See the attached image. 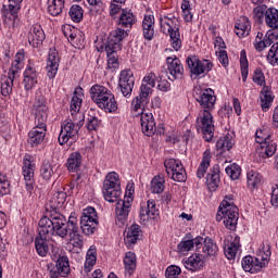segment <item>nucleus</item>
I'll return each mask as SVG.
<instances>
[{
  "mask_svg": "<svg viewBox=\"0 0 278 278\" xmlns=\"http://www.w3.org/2000/svg\"><path fill=\"white\" fill-rule=\"evenodd\" d=\"M64 215L52 213L49 217L43 216L39 220V236L35 239V249L41 257H47L49 253V242L53 236L66 238V228L64 227Z\"/></svg>",
  "mask_w": 278,
  "mask_h": 278,
  "instance_id": "nucleus-1",
  "label": "nucleus"
},
{
  "mask_svg": "<svg viewBox=\"0 0 278 278\" xmlns=\"http://www.w3.org/2000/svg\"><path fill=\"white\" fill-rule=\"evenodd\" d=\"M197 101L202 108H204L203 111H200L197 118L198 131L203 134V138L206 142H212V138H214V116H212L210 110H214V105L216 103L214 90H200V96L197 98Z\"/></svg>",
  "mask_w": 278,
  "mask_h": 278,
  "instance_id": "nucleus-2",
  "label": "nucleus"
},
{
  "mask_svg": "<svg viewBox=\"0 0 278 278\" xmlns=\"http://www.w3.org/2000/svg\"><path fill=\"white\" fill-rule=\"evenodd\" d=\"M49 108L42 93H37L33 105V114L35 115V127L28 132L27 142L30 147H38L45 142L47 136V118Z\"/></svg>",
  "mask_w": 278,
  "mask_h": 278,
  "instance_id": "nucleus-3",
  "label": "nucleus"
},
{
  "mask_svg": "<svg viewBox=\"0 0 278 278\" xmlns=\"http://www.w3.org/2000/svg\"><path fill=\"white\" fill-rule=\"evenodd\" d=\"M153 93V89L147 85H141L139 96L131 101V108L137 113V116H141V130L144 136H153L155 134V118L153 114L144 113V108L149 105V97Z\"/></svg>",
  "mask_w": 278,
  "mask_h": 278,
  "instance_id": "nucleus-4",
  "label": "nucleus"
},
{
  "mask_svg": "<svg viewBox=\"0 0 278 278\" xmlns=\"http://www.w3.org/2000/svg\"><path fill=\"white\" fill-rule=\"evenodd\" d=\"M89 92L93 103H97L101 110H105V112H116V110H118V104L116 103L114 93H112V91L106 87L93 85Z\"/></svg>",
  "mask_w": 278,
  "mask_h": 278,
  "instance_id": "nucleus-5",
  "label": "nucleus"
},
{
  "mask_svg": "<svg viewBox=\"0 0 278 278\" xmlns=\"http://www.w3.org/2000/svg\"><path fill=\"white\" fill-rule=\"evenodd\" d=\"M84 113H76L75 116L65 122L61 127V132L59 135V143L61 146L66 144L68 140H72L71 142H75V140H77L79 129L84 127Z\"/></svg>",
  "mask_w": 278,
  "mask_h": 278,
  "instance_id": "nucleus-6",
  "label": "nucleus"
},
{
  "mask_svg": "<svg viewBox=\"0 0 278 278\" xmlns=\"http://www.w3.org/2000/svg\"><path fill=\"white\" fill-rule=\"evenodd\" d=\"M239 216L240 213H238V207L233 205V202L224 200L219 205V210L216 214V220L217 223H220V220H223L226 229H229L230 231H236L238 227Z\"/></svg>",
  "mask_w": 278,
  "mask_h": 278,
  "instance_id": "nucleus-7",
  "label": "nucleus"
},
{
  "mask_svg": "<svg viewBox=\"0 0 278 278\" xmlns=\"http://www.w3.org/2000/svg\"><path fill=\"white\" fill-rule=\"evenodd\" d=\"M102 194L109 203H116V201L118 202L122 191L121 179L118 178V174H116V172H110L105 176L102 187Z\"/></svg>",
  "mask_w": 278,
  "mask_h": 278,
  "instance_id": "nucleus-8",
  "label": "nucleus"
},
{
  "mask_svg": "<svg viewBox=\"0 0 278 278\" xmlns=\"http://www.w3.org/2000/svg\"><path fill=\"white\" fill-rule=\"evenodd\" d=\"M255 140L260 144L256 149V155L266 160L273 157L277 153V143L270 141V135L266 129H260L255 132Z\"/></svg>",
  "mask_w": 278,
  "mask_h": 278,
  "instance_id": "nucleus-9",
  "label": "nucleus"
},
{
  "mask_svg": "<svg viewBox=\"0 0 278 278\" xmlns=\"http://www.w3.org/2000/svg\"><path fill=\"white\" fill-rule=\"evenodd\" d=\"M64 227L66 229V236H70V244L74 247V249H81L84 247V239L79 235V226H77V216L75 213H72L68 217V220H66V217L64 216Z\"/></svg>",
  "mask_w": 278,
  "mask_h": 278,
  "instance_id": "nucleus-10",
  "label": "nucleus"
},
{
  "mask_svg": "<svg viewBox=\"0 0 278 278\" xmlns=\"http://www.w3.org/2000/svg\"><path fill=\"white\" fill-rule=\"evenodd\" d=\"M264 255L262 262L260 258H253L252 256H245L242 260V268L245 273H260L264 266L268 264V257H270V245H263Z\"/></svg>",
  "mask_w": 278,
  "mask_h": 278,
  "instance_id": "nucleus-11",
  "label": "nucleus"
},
{
  "mask_svg": "<svg viewBox=\"0 0 278 278\" xmlns=\"http://www.w3.org/2000/svg\"><path fill=\"white\" fill-rule=\"evenodd\" d=\"M165 170L174 181H186V169L181 164V161L175 159H167L164 161Z\"/></svg>",
  "mask_w": 278,
  "mask_h": 278,
  "instance_id": "nucleus-12",
  "label": "nucleus"
},
{
  "mask_svg": "<svg viewBox=\"0 0 278 278\" xmlns=\"http://www.w3.org/2000/svg\"><path fill=\"white\" fill-rule=\"evenodd\" d=\"M53 260L55 266L49 267L50 278L67 277L71 273V265L68 264V257L65 255H54Z\"/></svg>",
  "mask_w": 278,
  "mask_h": 278,
  "instance_id": "nucleus-13",
  "label": "nucleus"
},
{
  "mask_svg": "<svg viewBox=\"0 0 278 278\" xmlns=\"http://www.w3.org/2000/svg\"><path fill=\"white\" fill-rule=\"evenodd\" d=\"M187 64L190 68V72L199 77V75H203V73H210L212 71L213 64L210 60H198L197 56L191 55L187 58Z\"/></svg>",
  "mask_w": 278,
  "mask_h": 278,
  "instance_id": "nucleus-14",
  "label": "nucleus"
},
{
  "mask_svg": "<svg viewBox=\"0 0 278 278\" xmlns=\"http://www.w3.org/2000/svg\"><path fill=\"white\" fill-rule=\"evenodd\" d=\"M134 84H136L134 72H131V70L122 71L119 74L118 86L123 97H131Z\"/></svg>",
  "mask_w": 278,
  "mask_h": 278,
  "instance_id": "nucleus-15",
  "label": "nucleus"
},
{
  "mask_svg": "<svg viewBox=\"0 0 278 278\" xmlns=\"http://www.w3.org/2000/svg\"><path fill=\"white\" fill-rule=\"evenodd\" d=\"M166 21L169 24L172 29L170 33V42L172 47L175 51H179L181 49V35L179 34V20L175 16H166Z\"/></svg>",
  "mask_w": 278,
  "mask_h": 278,
  "instance_id": "nucleus-16",
  "label": "nucleus"
},
{
  "mask_svg": "<svg viewBox=\"0 0 278 278\" xmlns=\"http://www.w3.org/2000/svg\"><path fill=\"white\" fill-rule=\"evenodd\" d=\"M155 216H160V210L155 205V200H148L146 206H141L139 218L142 225H146L151 220V218H155Z\"/></svg>",
  "mask_w": 278,
  "mask_h": 278,
  "instance_id": "nucleus-17",
  "label": "nucleus"
},
{
  "mask_svg": "<svg viewBox=\"0 0 278 278\" xmlns=\"http://www.w3.org/2000/svg\"><path fill=\"white\" fill-rule=\"evenodd\" d=\"M127 36H129L127 30H125L123 28H116L110 33L105 47L109 49H119L121 50V47H122L121 42H123V40H125V38H127Z\"/></svg>",
  "mask_w": 278,
  "mask_h": 278,
  "instance_id": "nucleus-18",
  "label": "nucleus"
},
{
  "mask_svg": "<svg viewBox=\"0 0 278 278\" xmlns=\"http://www.w3.org/2000/svg\"><path fill=\"white\" fill-rule=\"evenodd\" d=\"M58 68H60V54L58 50L50 49L46 66L47 75L50 79H53L58 75Z\"/></svg>",
  "mask_w": 278,
  "mask_h": 278,
  "instance_id": "nucleus-19",
  "label": "nucleus"
},
{
  "mask_svg": "<svg viewBox=\"0 0 278 278\" xmlns=\"http://www.w3.org/2000/svg\"><path fill=\"white\" fill-rule=\"evenodd\" d=\"M166 62L168 64V79L170 81H175V79H181L184 75V66L181 65V61L177 58L168 56L166 59Z\"/></svg>",
  "mask_w": 278,
  "mask_h": 278,
  "instance_id": "nucleus-20",
  "label": "nucleus"
},
{
  "mask_svg": "<svg viewBox=\"0 0 278 278\" xmlns=\"http://www.w3.org/2000/svg\"><path fill=\"white\" fill-rule=\"evenodd\" d=\"M129 212H131V202L129 200H118L116 204V220L121 226L125 225L127 217L129 216Z\"/></svg>",
  "mask_w": 278,
  "mask_h": 278,
  "instance_id": "nucleus-21",
  "label": "nucleus"
},
{
  "mask_svg": "<svg viewBox=\"0 0 278 278\" xmlns=\"http://www.w3.org/2000/svg\"><path fill=\"white\" fill-rule=\"evenodd\" d=\"M27 38L30 47L38 49L45 42V30H42L40 25H34L28 31Z\"/></svg>",
  "mask_w": 278,
  "mask_h": 278,
  "instance_id": "nucleus-22",
  "label": "nucleus"
},
{
  "mask_svg": "<svg viewBox=\"0 0 278 278\" xmlns=\"http://www.w3.org/2000/svg\"><path fill=\"white\" fill-rule=\"evenodd\" d=\"M34 164H31V160L29 156L24 157V165H23V175L26 182V188L28 192L34 190Z\"/></svg>",
  "mask_w": 278,
  "mask_h": 278,
  "instance_id": "nucleus-23",
  "label": "nucleus"
},
{
  "mask_svg": "<svg viewBox=\"0 0 278 278\" xmlns=\"http://www.w3.org/2000/svg\"><path fill=\"white\" fill-rule=\"evenodd\" d=\"M38 84V72L36 67L29 63L24 72V88L25 90H31L34 86Z\"/></svg>",
  "mask_w": 278,
  "mask_h": 278,
  "instance_id": "nucleus-24",
  "label": "nucleus"
},
{
  "mask_svg": "<svg viewBox=\"0 0 278 278\" xmlns=\"http://www.w3.org/2000/svg\"><path fill=\"white\" fill-rule=\"evenodd\" d=\"M142 31L146 40H153V36H155V16L144 15L142 21Z\"/></svg>",
  "mask_w": 278,
  "mask_h": 278,
  "instance_id": "nucleus-25",
  "label": "nucleus"
},
{
  "mask_svg": "<svg viewBox=\"0 0 278 278\" xmlns=\"http://www.w3.org/2000/svg\"><path fill=\"white\" fill-rule=\"evenodd\" d=\"M136 23H138V18L134 12L129 9H123L118 18V25L126 27V29H131Z\"/></svg>",
  "mask_w": 278,
  "mask_h": 278,
  "instance_id": "nucleus-26",
  "label": "nucleus"
},
{
  "mask_svg": "<svg viewBox=\"0 0 278 278\" xmlns=\"http://www.w3.org/2000/svg\"><path fill=\"white\" fill-rule=\"evenodd\" d=\"M140 233H142V230H140V226L137 224H132L127 231H125V244L127 247H131V244H136L140 238Z\"/></svg>",
  "mask_w": 278,
  "mask_h": 278,
  "instance_id": "nucleus-27",
  "label": "nucleus"
},
{
  "mask_svg": "<svg viewBox=\"0 0 278 278\" xmlns=\"http://www.w3.org/2000/svg\"><path fill=\"white\" fill-rule=\"evenodd\" d=\"M194 247H197V249H201V247H203V238L202 237H197L195 239L181 241L178 244V251L180 253H188V251H192V249H194Z\"/></svg>",
  "mask_w": 278,
  "mask_h": 278,
  "instance_id": "nucleus-28",
  "label": "nucleus"
},
{
  "mask_svg": "<svg viewBox=\"0 0 278 278\" xmlns=\"http://www.w3.org/2000/svg\"><path fill=\"white\" fill-rule=\"evenodd\" d=\"M211 162H212V152L210 150H206L203 153L202 162L197 170V177L199 179H203V177H205V173H207V168H210Z\"/></svg>",
  "mask_w": 278,
  "mask_h": 278,
  "instance_id": "nucleus-29",
  "label": "nucleus"
},
{
  "mask_svg": "<svg viewBox=\"0 0 278 278\" xmlns=\"http://www.w3.org/2000/svg\"><path fill=\"white\" fill-rule=\"evenodd\" d=\"M277 38H278V36L275 35V33L267 31L264 39H262V40L255 39L254 47H255L256 51H264V49H266V47H270V45H273V42H275V40H277Z\"/></svg>",
  "mask_w": 278,
  "mask_h": 278,
  "instance_id": "nucleus-30",
  "label": "nucleus"
},
{
  "mask_svg": "<svg viewBox=\"0 0 278 278\" xmlns=\"http://www.w3.org/2000/svg\"><path fill=\"white\" fill-rule=\"evenodd\" d=\"M202 253L204 257H212L218 253V245L211 238L203 239Z\"/></svg>",
  "mask_w": 278,
  "mask_h": 278,
  "instance_id": "nucleus-31",
  "label": "nucleus"
},
{
  "mask_svg": "<svg viewBox=\"0 0 278 278\" xmlns=\"http://www.w3.org/2000/svg\"><path fill=\"white\" fill-rule=\"evenodd\" d=\"M203 258H201V255L193 254L188 260L185 261V267L188 270H191L194 273V270H199L200 268H203Z\"/></svg>",
  "mask_w": 278,
  "mask_h": 278,
  "instance_id": "nucleus-32",
  "label": "nucleus"
},
{
  "mask_svg": "<svg viewBox=\"0 0 278 278\" xmlns=\"http://www.w3.org/2000/svg\"><path fill=\"white\" fill-rule=\"evenodd\" d=\"M236 34L241 38V36H249V31H251V22H249V17L243 16L239 18V23L235 25Z\"/></svg>",
  "mask_w": 278,
  "mask_h": 278,
  "instance_id": "nucleus-33",
  "label": "nucleus"
},
{
  "mask_svg": "<svg viewBox=\"0 0 278 278\" xmlns=\"http://www.w3.org/2000/svg\"><path fill=\"white\" fill-rule=\"evenodd\" d=\"M218 173V165H216L213 167V170L206 175V184L210 190H216L217 186L220 184V175Z\"/></svg>",
  "mask_w": 278,
  "mask_h": 278,
  "instance_id": "nucleus-34",
  "label": "nucleus"
},
{
  "mask_svg": "<svg viewBox=\"0 0 278 278\" xmlns=\"http://www.w3.org/2000/svg\"><path fill=\"white\" fill-rule=\"evenodd\" d=\"M265 23L270 29L278 28V10L275 8L267 9L265 13Z\"/></svg>",
  "mask_w": 278,
  "mask_h": 278,
  "instance_id": "nucleus-35",
  "label": "nucleus"
},
{
  "mask_svg": "<svg viewBox=\"0 0 278 278\" xmlns=\"http://www.w3.org/2000/svg\"><path fill=\"white\" fill-rule=\"evenodd\" d=\"M50 203V207H52V210H58L60 207H62V205H64V203H66V192L64 191H56L52 194V197L49 200Z\"/></svg>",
  "mask_w": 278,
  "mask_h": 278,
  "instance_id": "nucleus-36",
  "label": "nucleus"
},
{
  "mask_svg": "<svg viewBox=\"0 0 278 278\" xmlns=\"http://www.w3.org/2000/svg\"><path fill=\"white\" fill-rule=\"evenodd\" d=\"M94 264H97V249L96 248H90L87 251V256L84 265V271L86 274L90 273L92 268L94 267Z\"/></svg>",
  "mask_w": 278,
  "mask_h": 278,
  "instance_id": "nucleus-37",
  "label": "nucleus"
},
{
  "mask_svg": "<svg viewBox=\"0 0 278 278\" xmlns=\"http://www.w3.org/2000/svg\"><path fill=\"white\" fill-rule=\"evenodd\" d=\"M273 99V94L268 91V87H263V90L261 91V108L263 112H268V110H270Z\"/></svg>",
  "mask_w": 278,
  "mask_h": 278,
  "instance_id": "nucleus-38",
  "label": "nucleus"
},
{
  "mask_svg": "<svg viewBox=\"0 0 278 278\" xmlns=\"http://www.w3.org/2000/svg\"><path fill=\"white\" fill-rule=\"evenodd\" d=\"M64 10V0H48V12L51 16H60Z\"/></svg>",
  "mask_w": 278,
  "mask_h": 278,
  "instance_id": "nucleus-39",
  "label": "nucleus"
},
{
  "mask_svg": "<svg viewBox=\"0 0 278 278\" xmlns=\"http://www.w3.org/2000/svg\"><path fill=\"white\" fill-rule=\"evenodd\" d=\"M14 76H2L1 78V94L8 97L12 94V87L14 86Z\"/></svg>",
  "mask_w": 278,
  "mask_h": 278,
  "instance_id": "nucleus-40",
  "label": "nucleus"
},
{
  "mask_svg": "<svg viewBox=\"0 0 278 278\" xmlns=\"http://www.w3.org/2000/svg\"><path fill=\"white\" fill-rule=\"evenodd\" d=\"M98 224L99 222H97V219L80 218V229H83L86 236L94 233Z\"/></svg>",
  "mask_w": 278,
  "mask_h": 278,
  "instance_id": "nucleus-41",
  "label": "nucleus"
},
{
  "mask_svg": "<svg viewBox=\"0 0 278 278\" xmlns=\"http://www.w3.org/2000/svg\"><path fill=\"white\" fill-rule=\"evenodd\" d=\"M217 151H231L233 147V137L226 135L216 142Z\"/></svg>",
  "mask_w": 278,
  "mask_h": 278,
  "instance_id": "nucleus-42",
  "label": "nucleus"
},
{
  "mask_svg": "<svg viewBox=\"0 0 278 278\" xmlns=\"http://www.w3.org/2000/svg\"><path fill=\"white\" fill-rule=\"evenodd\" d=\"M79 166H81V153L73 152L67 159V168L72 173H75Z\"/></svg>",
  "mask_w": 278,
  "mask_h": 278,
  "instance_id": "nucleus-43",
  "label": "nucleus"
},
{
  "mask_svg": "<svg viewBox=\"0 0 278 278\" xmlns=\"http://www.w3.org/2000/svg\"><path fill=\"white\" fill-rule=\"evenodd\" d=\"M124 266L125 270L129 275H134V271L136 270V254L132 252H127L124 257Z\"/></svg>",
  "mask_w": 278,
  "mask_h": 278,
  "instance_id": "nucleus-44",
  "label": "nucleus"
},
{
  "mask_svg": "<svg viewBox=\"0 0 278 278\" xmlns=\"http://www.w3.org/2000/svg\"><path fill=\"white\" fill-rule=\"evenodd\" d=\"M164 177L155 176L151 181V192H153V194H162V192H164Z\"/></svg>",
  "mask_w": 278,
  "mask_h": 278,
  "instance_id": "nucleus-45",
  "label": "nucleus"
},
{
  "mask_svg": "<svg viewBox=\"0 0 278 278\" xmlns=\"http://www.w3.org/2000/svg\"><path fill=\"white\" fill-rule=\"evenodd\" d=\"M238 249H240V241L235 240L233 242L228 243L224 248V253L227 260H233L236 257V253H238Z\"/></svg>",
  "mask_w": 278,
  "mask_h": 278,
  "instance_id": "nucleus-46",
  "label": "nucleus"
},
{
  "mask_svg": "<svg viewBox=\"0 0 278 278\" xmlns=\"http://www.w3.org/2000/svg\"><path fill=\"white\" fill-rule=\"evenodd\" d=\"M68 14L74 23H81L84 20V9L80 5H72Z\"/></svg>",
  "mask_w": 278,
  "mask_h": 278,
  "instance_id": "nucleus-47",
  "label": "nucleus"
},
{
  "mask_svg": "<svg viewBox=\"0 0 278 278\" xmlns=\"http://www.w3.org/2000/svg\"><path fill=\"white\" fill-rule=\"evenodd\" d=\"M105 51L108 55L109 68H116V64H118V55H116V53H118L121 50L105 47Z\"/></svg>",
  "mask_w": 278,
  "mask_h": 278,
  "instance_id": "nucleus-48",
  "label": "nucleus"
},
{
  "mask_svg": "<svg viewBox=\"0 0 278 278\" xmlns=\"http://www.w3.org/2000/svg\"><path fill=\"white\" fill-rule=\"evenodd\" d=\"M55 172H53V165L49 162H46L41 165L40 168V176L42 177V179H45L46 181H49V179H51L53 177Z\"/></svg>",
  "mask_w": 278,
  "mask_h": 278,
  "instance_id": "nucleus-49",
  "label": "nucleus"
},
{
  "mask_svg": "<svg viewBox=\"0 0 278 278\" xmlns=\"http://www.w3.org/2000/svg\"><path fill=\"white\" fill-rule=\"evenodd\" d=\"M262 184V175L257 174L256 172H249L248 173V186L250 188H257Z\"/></svg>",
  "mask_w": 278,
  "mask_h": 278,
  "instance_id": "nucleus-50",
  "label": "nucleus"
},
{
  "mask_svg": "<svg viewBox=\"0 0 278 278\" xmlns=\"http://www.w3.org/2000/svg\"><path fill=\"white\" fill-rule=\"evenodd\" d=\"M5 194H10V180L0 172V197H5Z\"/></svg>",
  "mask_w": 278,
  "mask_h": 278,
  "instance_id": "nucleus-51",
  "label": "nucleus"
},
{
  "mask_svg": "<svg viewBox=\"0 0 278 278\" xmlns=\"http://www.w3.org/2000/svg\"><path fill=\"white\" fill-rule=\"evenodd\" d=\"M80 108H81V99H79V97L77 96H73L71 101V106H70L71 114H72L71 118H73V116H76L77 114H81V112H79Z\"/></svg>",
  "mask_w": 278,
  "mask_h": 278,
  "instance_id": "nucleus-52",
  "label": "nucleus"
},
{
  "mask_svg": "<svg viewBox=\"0 0 278 278\" xmlns=\"http://www.w3.org/2000/svg\"><path fill=\"white\" fill-rule=\"evenodd\" d=\"M267 62L275 66L278 65V42L274 43L267 54Z\"/></svg>",
  "mask_w": 278,
  "mask_h": 278,
  "instance_id": "nucleus-53",
  "label": "nucleus"
},
{
  "mask_svg": "<svg viewBox=\"0 0 278 278\" xmlns=\"http://www.w3.org/2000/svg\"><path fill=\"white\" fill-rule=\"evenodd\" d=\"M241 173L242 169L238 164H231L230 166L226 167V174L233 180L239 179Z\"/></svg>",
  "mask_w": 278,
  "mask_h": 278,
  "instance_id": "nucleus-54",
  "label": "nucleus"
},
{
  "mask_svg": "<svg viewBox=\"0 0 278 278\" xmlns=\"http://www.w3.org/2000/svg\"><path fill=\"white\" fill-rule=\"evenodd\" d=\"M155 79H157V76H155V74L153 72L148 73L143 77L141 86H147L148 88L153 90V88H155Z\"/></svg>",
  "mask_w": 278,
  "mask_h": 278,
  "instance_id": "nucleus-55",
  "label": "nucleus"
},
{
  "mask_svg": "<svg viewBox=\"0 0 278 278\" xmlns=\"http://www.w3.org/2000/svg\"><path fill=\"white\" fill-rule=\"evenodd\" d=\"M21 3H23V0H9V12L12 16L18 14L21 11Z\"/></svg>",
  "mask_w": 278,
  "mask_h": 278,
  "instance_id": "nucleus-56",
  "label": "nucleus"
},
{
  "mask_svg": "<svg viewBox=\"0 0 278 278\" xmlns=\"http://www.w3.org/2000/svg\"><path fill=\"white\" fill-rule=\"evenodd\" d=\"M253 81L257 84V86H264L266 84V77L264 76V72L262 68H256L253 74Z\"/></svg>",
  "mask_w": 278,
  "mask_h": 278,
  "instance_id": "nucleus-57",
  "label": "nucleus"
},
{
  "mask_svg": "<svg viewBox=\"0 0 278 278\" xmlns=\"http://www.w3.org/2000/svg\"><path fill=\"white\" fill-rule=\"evenodd\" d=\"M266 12H268L266 5H258L254 8L253 14L256 21H258V23H262V18H264V16L266 17Z\"/></svg>",
  "mask_w": 278,
  "mask_h": 278,
  "instance_id": "nucleus-58",
  "label": "nucleus"
},
{
  "mask_svg": "<svg viewBox=\"0 0 278 278\" xmlns=\"http://www.w3.org/2000/svg\"><path fill=\"white\" fill-rule=\"evenodd\" d=\"M101 126V119L97 118V116H90L87 123L88 131H97Z\"/></svg>",
  "mask_w": 278,
  "mask_h": 278,
  "instance_id": "nucleus-59",
  "label": "nucleus"
},
{
  "mask_svg": "<svg viewBox=\"0 0 278 278\" xmlns=\"http://www.w3.org/2000/svg\"><path fill=\"white\" fill-rule=\"evenodd\" d=\"M80 218H85L86 220H97V211L94 207L89 206L83 211Z\"/></svg>",
  "mask_w": 278,
  "mask_h": 278,
  "instance_id": "nucleus-60",
  "label": "nucleus"
},
{
  "mask_svg": "<svg viewBox=\"0 0 278 278\" xmlns=\"http://www.w3.org/2000/svg\"><path fill=\"white\" fill-rule=\"evenodd\" d=\"M127 0H113V2L111 3V9H110V15L111 16H116V14H118V12H121V5H123V3H125Z\"/></svg>",
  "mask_w": 278,
  "mask_h": 278,
  "instance_id": "nucleus-61",
  "label": "nucleus"
},
{
  "mask_svg": "<svg viewBox=\"0 0 278 278\" xmlns=\"http://www.w3.org/2000/svg\"><path fill=\"white\" fill-rule=\"evenodd\" d=\"M161 31L166 34L170 38V34H173V28H170V24L167 22L166 16L160 18Z\"/></svg>",
  "mask_w": 278,
  "mask_h": 278,
  "instance_id": "nucleus-62",
  "label": "nucleus"
},
{
  "mask_svg": "<svg viewBox=\"0 0 278 278\" xmlns=\"http://www.w3.org/2000/svg\"><path fill=\"white\" fill-rule=\"evenodd\" d=\"M90 5V12H101L103 10V0H87Z\"/></svg>",
  "mask_w": 278,
  "mask_h": 278,
  "instance_id": "nucleus-63",
  "label": "nucleus"
},
{
  "mask_svg": "<svg viewBox=\"0 0 278 278\" xmlns=\"http://www.w3.org/2000/svg\"><path fill=\"white\" fill-rule=\"evenodd\" d=\"M270 203L273 207H278V182L273 187Z\"/></svg>",
  "mask_w": 278,
  "mask_h": 278,
  "instance_id": "nucleus-64",
  "label": "nucleus"
}]
</instances>
